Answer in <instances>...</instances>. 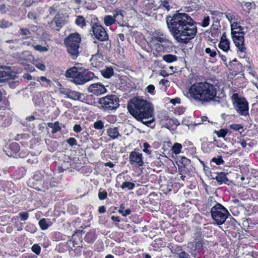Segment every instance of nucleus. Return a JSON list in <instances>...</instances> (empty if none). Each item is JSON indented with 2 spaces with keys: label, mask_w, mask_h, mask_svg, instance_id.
Instances as JSON below:
<instances>
[{
  "label": "nucleus",
  "mask_w": 258,
  "mask_h": 258,
  "mask_svg": "<svg viewBox=\"0 0 258 258\" xmlns=\"http://www.w3.org/2000/svg\"><path fill=\"white\" fill-rule=\"evenodd\" d=\"M229 128L235 131H238L241 129H242L243 126L240 124L233 123L229 125Z\"/></svg>",
  "instance_id": "49530a36"
},
{
  "label": "nucleus",
  "mask_w": 258,
  "mask_h": 258,
  "mask_svg": "<svg viewBox=\"0 0 258 258\" xmlns=\"http://www.w3.org/2000/svg\"><path fill=\"white\" fill-rule=\"evenodd\" d=\"M170 102L174 105L176 104H178L180 102V99L179 98H175L174 99H172L170 100Z\"/></svg>",
  "instance_id": "774afa93"
},
{
  "label": "nucleus",
  "mask_w": 258,
  "mask_h": 258,
  "mask_svg": "<svg viewBox=\"0 0 258 258\" xmlns=\"http://www.w3.org/2000/svg\"><path fill=\"white\" fill-rule=\"evenodd\" d=\"M107 196V192L106 191L102 188H100L98 192V198L100 200H103Z\"/></svg>",
  "instance_id": "79ce46f5"
},
{
  "label": "nucleus",
  "mask_w": 258,
  "mask_h": 258,
  "mask_svg": "<svg viewBox=\"0 0 258 258\" xmlns=\"http://www.w3.org/2000/svg\"><path fill=\"white\" fill-rule=\"evenodd\" d=\"M182 148V146L181 144L178 143H175L173 145L172 149H171V151H172V153L177 155V154H178L180 153Z\"/></svg>",
  "instance_id": "72a5a7b5"
},
{
  "label": "nucleus",
  "mask_w": 258,
  "mask_h": 258,
  "mask_svg": "<svg viewBox=\"0 0 258 258\" xmlns=\"http://www.w3.org/2000/svg\"><path fill=\"white\" fill-rule=\"evenodd\" d=\"M205 52L209 54L211 57H214L217 55L216 51L212 50L209 47H207L205 49Z\"/></svg>",
  "instance_id": "09e8293b"
},
{
  "label": "nucleus",
  "mask_w": 258,
  "mask_h": 258,
  "mask_svg": "<svg viewBox=\"0 0 258 258\" xmlns=\"http://www.w3.org/2000/svg\"><path fill=\"white\" fill-rule=\"evenodd\" d=\"M99 103L105 110H108L116 109L119 105L118 98L114 95L100 98Z\"/></svg>",
  "instance_id": "0eeeda50"
},
{
  "label": "nucleus",
  "mask_w": 258,
  "mask_h": 258,
  "mask_svg": "<svg viewBox=\"0 0 258 258\" xmlns=\"http://www.w3.org/2000/svg\"><path fill=\"white\" fill-rule=\"evenodd\" d=\"M16 74L12 71L10 67H0V81H8L9 79H15Z\"/></svg>",
  "instance_id": "9d476101"
},
{
  "label": "nucleus",
  "mask_w": 258,
  "mask_h": 258,
  "mask_svg": "<svg viewBox=\"0 0 258 258\" xmlns=\"http://www.w3.org/2000/svg\"><path fill=\"white\" fill-rule=\"evenodd\" d=\"M170 32L177 42L187 44L197 33V22L187 14L177 12L166 17Z\"/></svg>",
  "instance_id": "f257e3e1"
},
{
  "label": "nucleus",
  "mask_w": 258,
  "mask_h": 258,
  "mask_svg": "<svg viewBox=\"0 0 258 258\" xmlns=\"http://www.w3.org/2000/svg\"><path fill=\"white\" fill-rule=\"evenodd\" d=\"M134 187L135 184L129 181H124L122 183L121 185V188L122 189L127 188L128 189H133Z\"/></svg>",
  "instance_id": "e433bc0d"
},
{
  "label": "nucleus",
  "mask_w": 258,
  "mask_h": 258,
  "mask_svg": "<svg viewBox=\"0 0 258 258\" xmlns=\"http://www.w3.org/2000/svg\"><path fill=\"white\" fill-rule=\"evenodd\" d=\"M101 74L104 78L108 79L113 75V70L112 68L108 67L102 70Z\"/></svg>",
  "instance_id": "c756f323"
},
{
  "label": "nucleus",
  "mask_w": 258,
  "mask_h": 258,
  "mask_svg": "<svg viewBox=\"0 0 258 258\" xmlns=\"http://www.w3.org/2000/svg\"><path fill=\"white\" fill-rule=\"evenodd\" d=\"M88 91L95 95H99L106 91V90L101 83H97L91 85L88 88Z\"/></svg>",
  "instance_id": "ddd939ff"
},
{
  "label": "nucleus",
  "mask_w": 258,
  "mask_h": 258,
  "mask_svg": "<svg viewBox=\"0 0 258 258\" xmlns=\"http://www.w3.org/2000/svg\"><path fill=\"white\" fill-rule=\"evenodd\" d=\"M52 23L55 24V29L57 31H59L60 28H61L62 26L64 25L65 21L63 19H62L60 17L59 14H57L55 15L54 19L52 21Z\"/></svg>",
  "instance_id": "412c9836"
},
{
  "label": "nucleus",
  "mask_w": 258,
  "mask_h": 258,
  "mask_svg": "<svg viewBox=\"0 0 258 258\" xmlns=\"http://www.w3.org/2000/svg\"><path fill=\"white\" fill-rule=\"evenodd\" d=\"M93 127L96 130H102L104 128V123L101 120L95 121L93 124Z\"/></svg>",
  "instance_id": "a19ab883"
},
{
  "label": "nucleus",
  "mask_w": 258,
  "mask_h": 258,
  "mask_svg": "<svg viewBox=\"0 0 258 258\" xmlns=\"http://www.w3.org/2000/svg\"><path fill=\"white\" fill-rule=\"evenodd\" d=\"M162 59L164 61L167 63H172L176 61L177 60V56L175 55L171 54H167L162 56Z\"/></svg>",
  "instance_id": "bb28decb"
},
{
  "label": "nucleus",
  "mask_w": 258,
  "mask_h": 258,
  "mask_svg": "<svg viewBox=\"0 0 258 258\" xmlns=\"http://www.w3.org/2000/svg\"><path fill=\"white\" fill-rule=\"evenodd\" d=\"M103 21L106 26H110L115 23L114 17L113 16L106 15L104 17Z\"/></svg>",
  "instance_id": "7c9ffc66"
},
{
  "label": "nucleus",
  "mask_w": 258,
  "mask_h": 258,
  "mask_svg": "<svg viewBox=\"0 0 258 258\" xmlns=\"http://www.w3.org/2000/svg\"><path fill=\"white\" fill-rule=\"evenodd\" d=\"M217 203L216 202V200L213 197H210L208 198V202H207V205L209 206H212L213 204H216Z\"/></svg>",
  "instance_id": "13d9d810"
},
{
  "label": "nucleus",
  "mask_w": 258,
  "mask_h": 258,
  "mask_svg": "<svg viewBox=\"0 0 258 258\" xmlns=\"http://www.w3.org/2000/svg\"><path fill=\"white\" fill-rule=\"evenodd\" d=\"M113 16L114 17L115 23H117L120 26H123V23L124 20V15H123L121 10H117L113 12Z\"/></svg>",
  "instance_id": "f3484780"
},
{
  "label": "nucleus",
  "mask_w": 258,
  "mask_h": 258,
  "mask_svg": "<svg viewBox=\"0 0 258 258\" xmlns=\"http://www.w3.org/2000/svg\"><path fill=\"white\" fill-rule=\"evenodd\" d=\"M188 5L191 10L197 11L200 7V0H188Z\"/></svg>",
  "instance_id": "c85d7f7f"
},
{
  "label": "nucleus",
  "mask_w": 258,
  "mask_h": 258,
  "mask_svg": "<svg viewBox=\"0 0 258 258\" xmlns=\"http://www.w3.org/2000/svg\"><path fill=\"white\" fill-rule=\"evenodd\" d=\"M205 244V240L203 239H199L197 241H196L195 243V249L196 250L197 249H200L203 248Z\"/></svg>",
  "instance_id": "58836bf2"
},
{
  "label": "nucleus",
  "mask_w": 258,
  "mask_h": 258,
  "mask_svg": "<svg viewBox=\"0 0 258 258\" xmlns=\"http://www.w3.org/2000/svg\"><path fill=\"white\" fill-rule=\"evenodd\" d=\"M213 178L215 179L220 184L222 183H226V182L228 181V179L226 177V173L223 172H221L218 173L215 177Z\"/></svg>",
  "instance_id": "b1692460"
},
{
  "label": "nucleus",
  "mask_w": 258,
  "mask_h": 258,
  "mask_svg": "<svg viewBox=\"0 0 258 258\" xmlns=\"http://www.w3.org/2000/svg\"><path fill=\"white\" fill-rule=\"evenodd\" d=\"M107 134L108 136L110 137L112 139H115L117 138L118 137H120L121 135L119 134L118 128L114 127H110L107 130Z\"/></svg>",
  "instance_id": "4be33fe9"
},
{
  "label": "nucleus",
  "mask_w": 258,
  "mask_h": 258,
  "mask_svg": "<svg viewBox=\"0 0 258 258\" xmlns=\"http://www.w3.org/2000/svg\"><path fill=\"white\" fill-rule=\"evenodd\" d=\"M83 71V68L74 66L67 70L65 76L67 78L78 79V81H80L81 73Z\"/></svg>",
  "instance_id": "9b49d317"
},
{
  "label": "nucleus",
  "mask_w": 258,
  "mask_h": 258,
  "mask_svg": "<svg viewBox=\"0 0 258 258\" xmlns=\"http://www.w3.org/2000/svg\"><path fill=\"white\" fill-rule=\"evenodd\" d=\"M224 15L230 23H231L233 21H237L239 19V17L237 13L231 11H228V12L224 13Z\"/></svg>",
  "instance_id": "aec40b11"
},
{
  "label": "nucleus",
  "mask_w": 258,
  "mask_h": 258,
  "mask_svg": "<svg viewBox=\"0 0 258 258\" xmlns=\"http://www.w3.org/2000/svg\"><path fill=\"white\" fill-rule=\"evenodd\" d=\"M211 214L215 224L221 225L224 223L230 214L223 205L216 203L211 209Z\"/></svg>",
  "instance_id": "39448f33"
},
{
  "label": "nucleus",
  "mask_w": 258,
  "mask_h": 258,
  "mask_svg": "<svg viewBox=\"0 0 258 258\" xmlns=\"http://www.w3.org/2000/svg\"><path fill=\"white\" fill-rule=\"evenodd\" d=\"M244 35H238L235 33H232L231 36L233 41L241 53V56L244 58L245 57V52L246 51V47L244 46Z\"/></svg>",
  "instance_id": "1a4fd4ad"
},
{
  "label": "nucleus",
  "mask_w": 258,
  "mask_h": 258,
  "mask_svg": "<svg viewBox=\"0 0 258 258\" xmlns=\"http://www.w3.org/2000/svg\"><path fill=\"white\" fill-rule=\"evenodd\" d=\"M75 23L77 25L83 27L86 25L85 19L82 16H78L75 20Z\"/></svg>",
  "instance_id": "473e14b6"
},
{
  "label": "nucleus",
  "mask_w": 258,
  "mask_h": 258,
  "mask_svg": "<svg viewBox=\"0 0 258 258\" xmlns=\"http://www.w3.org/2000/svg\"><path fill=\"white\" fill-rule=\"evenodd\" d=\"M67 142L71 146L76 145L77 144V141L74 138H70L67 140Z\"/></svg>",
  "instance_id": "4d7b16f0"
},
{
  "label": "nucleus",
  "mask_w": 258,
  "mask_h": 258,
  "mask_svg": "<svg viewBox=\"0 0 258 258\" xmlns=\"http://www.w3.org/2000/svg\"><path fill=\"white\" fill-rule=\"evenodd\" d=\"M143 145H144L143 151L146 153H149V150H148V148L151 147L150 145L147 143H144Z\"/></svg>",
  "instance_id": "e2e57ef3"
},
{
  "label": "nucleus",
  "mask_w": 258,
  "mask_h": 258,
  "mask_svg": "<svg viewBox=\"0 0 258 258\" xmlns=\"http://www.w3.org/2000/svg\"><path fill=\"white\" fill-rule=\"evenodd\" d=\"M105 47L106 48L107 50H108L111 47V44L107 43V44L105 45L104 43H100L99 44H98V49H100L102 47Z\"/></svg>",
  "instance_id": "052dcab7"
},
{
  "label": "nucleus",
  "mask_w": 258,
  "mask_h": 258,
  "mask_svg": "<svg viewBox=\"0 0 258 258\" xmlns=\"http://www.w3.org/2000/svg\"><path fill=\"white\" fill-rule=\"evenodd\" d=\"M27 17L30 19L36 20L37 18V15L34 11H31L28 13Z\"/></svg>",
  "instance_id": "6e6d98bb"
},
{
  "label": "nucleus",
  "mask_w": 258,
  "mask_h": 258,
  "mask_svg": "<svg viewBox=\"0 0 258 258\" xmlns=\"http://www.w3.org/2000/svg\"><path fill=\"white\" fill-rule=\"evenodd\" d=\"M34 48L35 50L39 51L40 52H44L48 50V49L45 47L42 46L40 45H36L34 46Z\"/></svg>",
  "instance_id": "bf43d9fd"
},
{
  "label": "nucleus",
  "mask_w": 258,
  "mask_h": 258,
  "mask_svg": "<svg viewBox=\"0 0 258 258\" xmlns=\"http://www.w3.org/2000/svg\"><path fill=\"white\" fill-rule=\"evenodd\" d=\"M231 101L234 108L240 115L246 116L248 114V103L244 97L234 93L231 96Z\"/></svg>",
  "instance_id": "423d86ee"
},
{
  "label": "nucleus",
  "mask_w": 258,
  "mask_h": 258,
  "mask_svg": "<svg viewBox=\"0 0 258 258\" xmlns=\"http://www.w3.org/2000/svg\"><path fill=\"white\" fill-rule=\"evenodd\" d=\"M58 9V6L56 4L53 5L49 9V13L50 15H54Z\"/></svg>",
  "instance_id": "de8ad7c7"
},
{
  "label": "nucleus",
  "mask_w": 258,
  "mask_h": 258,
  "mask_svg": "<svg viewBox=\"0 0 258 258\" xmlns=\"http://www.w3.org/2000/svg\"><path fill=\"white\" fill-rule=\"evenodd\" d=\"M37 68L41 71H44L46 69L45 66L42 63H38L36 64Z\"/></svg>",
  "instance_id": "0e129e2a"
},
{
  "label": "nucleus",
  "mask_w": 258,
  "mask_h": 258,
  "mask_svg": "<svg viewBox=\"0 0 258 258\" xmlns=\"http://www.w3.org/2000/svg\"><path fill=\"white\" fill-rule=\"evenodd\" d=\"M91 31L95 38L100 41H105L108 40V35L105 28L101 25L94 23L91 26Z\"/></svg>",
  "instance_id": "6e6552de"
},
{
  "label": "nucleus",
  "mask_w": 258,
  "mask_h": 258,
  "mask_svg": "<svg viewBox=\"0 0 258 258\" xmlns=\"http://www.w3.org/2000/svg\"><path fill=\"white\" fill-rule=\"evenodd\" d=\"M143 158L141 153L136 151H132L129 156L130 163L133 165L142 166L144 165Z\"/></svg>",
  "instance_id": "f8f14e48"
},
{
  "label": "nucleus",
  "mask_w": 258,
  "mask_h": 258,
  "mask_svg": "<svg viewBox=\"0 0 258 258\" xmlns=\"http://www.w3.org/2000/svg\"><path fill=\"white\" fill-rule=\"evenodd\" d=\"M235 30H234L232 32H231V33H236V34L238 35H245V32L243 31V28L241 26H239L238 27L234 28Z\"/></svg>",
  "instance_id": "37998d69"
},
{
  "label": "nucleus",
  "mask_w": 258,
  "mask_h": 258,
  "mask_svg": "<svg viewBox=\"0 0 258 258\" xmlns=\"http://www.w3.org/2000/svg\"><path fill=\"white\" fill-rule=\"evenodd\" d=\"M230 26H231V32H232L234 30V28L238 27L239 26H238V23L237 21H233L231 23H230Z\"/></svg>",
  "instance_id": "69168bd1"
},
{
  "label": "nucleus",
  "mask_w": 258,
  "mask_h": 258,
  "mask_svg": "<svg viewBox=\"0 0 258 258\" xmlns=\"http://www.w3.org/2000/svg\"><path fill=\"white\" fill-rule=\"evenodd\" d=\"M219 138H224L228 133L227 129L222 128L214 132Z\"/></svg>",
  "instance_id": "f704fd0d"
},
{
  "label": "nucleus",
  "mask_w": 258,
  "mask_h": 258,
  "mask_svg": "<svg viewBox=\"0 0 258 258\" xmlns=\"http://www.w3.org/2000/svg\"><path fill=\"white\" fill-rule=\"evenodd\" d=\"M95 76L92 72L83 68V71L81 73L80 81H91Z\"/></svg>",
  "instance_id": "a211bd4d"
},
{
  "label": "nucleus",
  "mask_w": 258,
  "mask_h": 258,
  "mask_svg": "<svg viewBox=\"0 0 258 258\" xmlns=\"http://www.w3.org/2000/svg\"><path fill=\"white\" fill-rule=\"evenodd\" d=\"M166 38V36L164 33H161V34H159L158 36H152V42L154 44L155 49H156V47H158V44L160 45L161 43L164 42Z\"/></svg>",
  "instance_id": "6ab92c4d"
},
{
  "label": "nucleus",
  "mask_w": 258,
  "mask_h": 258,
  "mask_svg": "<svg viewBox=\"0 0 258 258\" xmlns=\"http://www.w3.org/2000/svg\"><path fill=\"white\" fill-rule=\"evenodd\" d=\"M185 246L186 247L188 253H190L193 257H196L197 254L196 249H195L194 241L188 242L187 244L185 245Z\"/></svg>",
  "instance_id": "a878e982"
},
{
  "label": "nucleus",
  "mask_w": 258,
  "mask_h": 258,
  "mask_svg": "<svg viewBox=\"0 0 258 258\" xmlns=\"http://www.w3.org/2000/svg\"><path fill=\"white\" fill-rule=\"evenodd\" d=\"M156 50L158 52H169L172 51L174 45L173 43L167 38L160 45L158 44Z\"/></svg>",
  "instance_id": "dca6fc26"
},
{
  "label": "nucleus",
  "mask_w": 258,
  "mask_h": 258,
  "mask_svg": "<svg viewBox=\"0 0 258 258\" xmlns=\"http://www.w3.org/2000/svg\"><path fill=\"white\" fill-rule=\"evenodd\" d=\"M4 113L0 112V127H6L10 124V119L8 116L4 115Z\"/></svg>",
  "instance_id": "5701e85b"
},
{
  "label": "nucleus",
  "mask_w": 258,
  "mask_h": 258,
  "mask_svg": "<svg viewBox=\"0 0 258 258\" xmlns=\"http://www.w3.org/2000/svg\"><path fill=\"white\" fill-rule=\"evenodd\" d=\"M13 25L12 22H10L7 20L2 19L0 20V28H7Z\"/></svg>",
  "instance_id": "4c0bfd02"
},
{
  "label": "nucleus",
  "mask_w": 258,
  "mask_h": 258,
  "mask_svg": "<svg viewBox=\"0 0 258 258\" xmlns=\"http://www.w3.org/2000/svg\"><path fill=\"white\" fill-rule=\"evenodd\" d=\"M32 251L37 255L40 253L41 247L37 244H34L31 247Z\"/></svg>",
  "instance_id": "a18cd8bd"
},
{
  "label": "nucleus",
  "mask_w": 258,
  "mask_h": 258,
  "mask_svg": "<svg viewBox=\"0 0 258 258\" xmlns=\"http://www.w3.org/2000/svg\"><path fill=\"white\" fill-rule=\"evenodd\" d=\"M180 162L184 166H186L190 164V161L189 159H188L186 157H182L180 159Z\"/></svg>",
  "instance_id": "603ef678"
},
{
  "label": "nucleus",
  "mask_w": 258,
  "mask_h": 258,
  "mask_svg": "<svg viewBox=\"0 0 258 258\" xmlns=\"http://www.w3.org/2000/svg\"><path fill=\"white\" fill-rule=\"evenodd\" d=\"M16 55L19 59L20 62L22 64L31 62L34 59L33 55L29 51L18 52L16 54Z\"/></svg>",
  "instance_id": "4468645a"
},
{
  "label": "nucleus",
  "mask_w": 258,
  "mask_h": 258,
  "mask_svg": "<svg viewBox=\"0 0 258 258\" xmlns=\"http://www.w3.org/2000/svg\"><path fill=\"white\" fill-rule=\"evenodd\" d=\"M10 149L14 153H17L20 150V146L18 143L16 142H13L11 143L10 145Z\"/></svg>",
  "instance_id": "c9c22d12"
},
{
  "label": "nucleus",
  "mask_w": 258,
  "mask_h": 258,
  "mask_svg": "<svg viewBox=\"0 0 258 258\" xmlns=\"http://www.w3.org/2000/svg\"><path fill=\"white\" fill-rule=\"evenodd\" d=\"M160 8H164L167 11H170L171 7L169 5V3L168 1H161V4L160 5Z\"/></svg>",
  "instance_id": "ea45409f"
},
{
  "label": "nucleus",
  "mask_w": 258,
  "mask_h": 258,
  "mask_svg": "<svg viewBox=\"0 0 258 258\" xmlns=\"http://www.w3.org/2000/svg\"><path fill=\"white\" fill-rule=\"evenodd\" d=\"M147 89L149 93L153 94L155 89V87L153 85H150L147 87Z\"/></svg>",
  "instance_id": "338daca9"
},
{
  "label": "nucleus",
  "mask_w": 258,
  "mask_h": 258,
  "mask_svg": "<svg viewBox=\"0 0 258 258\" xmlns=\"http://www.w3.org/2000/svg\"><path fill=\"white\" fill-rule=\"evenodd\" d=\"M177 255L179 258H190L189 253L184 251H182L177 253Z\"/></svg>",
  "instance_id": "5fc2aeb1"
},
{
  "label": "nucleus",
  "mask_w": 258,
  "mask_h": 258,
  "mask_svg": "<svg viewBox=\"0 0 258 258\" xmlns=\"http://www.w3.org/2000/svg\"><path fill=\"white\" fill-rule=\"evenodd\" d=\"M216 92V86L208 82H196L189 90V93L193 98L203 103L213 100Z\"/></svg>",
  "instance_id": "7ed1b4c3"
},
{
  "label": "nucleus",
  "mask_w": 258,
  "mask_h": 258,
  "mask_svg": "<svg viewBox=\"0 0 258 258\" xmlns=\"http://www.w3.org/2000/svg\"><path fill=\"white\" fill-rule=\"evenodd\" d=\"M19 215L21 221H25L27 220L29 217V213L28 212H20Z\"/></svg>",
  "instance_id": "3c124183"
},
{
  "label": "nucleus",
  "mask_w": 258,
  "mask_h": 258,
  "mask_svg": "<svg viewBox=\"0 0 258 258\" xmlns=\"http://www.w3.org/2000/svg\"><path fill=\"white\" fill-rule=\"evenodd\" d=\"M73 131L76 133H80L82 131V127L79 124H75L73 127Z\"/></svg>",
  "instance_id": "680f3d73"
},
{
  "label": "nucleus",
  "mask_w": 258,
  "mask_h": 258,
  "mask_svg": "<svg viewBox=\"0 0 258 258\" xmlns=\"http://www.w3.org/2000/svg\"><path fill=\"white\" fill-rule=\"evenodd\" d=\"M51 224L52 223L49 219H46L45 218H42L39 221V226L43 230H46Z\"/></svg>",
  "instance_id": "393cba45"
},
{
  "label": "nucleus",
  "mask_w": 258,
  "mask_h": 258,
  "mask_svg": "<svg viewBox=\"0 0 258 258\" xmlns=\"http://www.w3.org/2000/svg\"><path fill=\"white\" fill-rule=\"evenodd\" d=\"M212 161L215 162L217 165H220L224 163L222 156H219L217 158L214 157L212 159Z\"/></svg>",
  "instance_id": "c03bdc74"
},
{
  "label": "nucleus",
  "mask_w": 258,
  "mask_h": 258,
  "mask_svg": "<svg viewBox=\"0 0 258 258\" xmlns=\"http://www.w3.org/2000/svg\"><path fill=\"white\" fill-rule=\"evenodd\" d=\"M58 85L59 86V89L60 91V92L62 94L66 95L67 98H70L74 100L79 99V93L75 91L70 90L68 89H65L59 83L58 84Z\"/></svg>",
  "instance_id": "2eb2a0df"
},
{
  "label": "nucleus",
  "mask_w": 258,
  "mask_h": 258,
  "mask_svg": "<svg viewBox=\"0 0 258 258\" xmlns=\"http://www.w3.org/2000/svg\"><path fill=\"white\" fill-rule=\"evenodd\" d=\"M127 109L131 114L148 126L154 121V108L146 100L134 97L128 102Z\"/></svg>",
  "instance_id": "f03ea898"
},
{
  "label": "nucleus",
  "mask_w": 258,
  "mask_h": 258,
  "mask_svg": "<svg viewBox=\"0 0 258 258\" xmlns=\"http://www.w3.org/2000/svg\"><path fill=\"white\" fill-rule=\"evenodd\" d=\"M230 41H220L219 47L225 52L228 51L230 48Z\"/></svg>",
  "instance_id": "2f4dec72"
},
{
  "label": "nucleus",
  "mask_w": 258,
  "mask_h": 258,
  "mask_svg": "<svg viewBox=\"0 0 258 258\" xmlns=\"http://www.w3.org/2000/svg\"><path fill=\"white\" fill-rule=\"evenodd\" d=\"M19 32L21 35L25 36H27L28 35L30 34V31L27 28H21Z\"/></svg>",
  "instance_id": "864d4df0"
},
{
  "label": "nucleus",
  "mask_w": 258,
  "mask_h": 258,
  "mask_svg": "<svg viewBox=\"0 0 258 258\" xmlns=\"http://www.w3.org/2000/svg\"><path fill=\"white\" fill-rule=\"evenodd\" d=\"M47 125L50 128H52L51 131L52 134H55L61 130V127L59 126V123L57 121L54 123L48 122Z\"/></svg>",
  "instance_id": "cd10ccee"
},
{
  "label": "nucleus",
  "mask_w": 258,
  "mask_h": 258,
  "mask_svg": "<svg viewBox=\"0 0 258 258\" xmlns=\"http://www.w3.org/2000/svg\"><path fill=\"white\" fill-rule=\"evenodd\" d=\"M81 41V36L78 33H71L64 39V44L67 47V51L74 59L78 56Z\"/></svg>",
  "instance_id": "20e7f679"
},
{
  "label": "nucleus",
  "mask_w": 258,
  "mask_h": 258,
  "mask_svg": "<svg viewBox=\"0 0 258 258\" xmlns=\"http://www.w3.org/2000/svg\"><path fill=\"white\" fill-rule=\"evenodd\" d=\"M210 17L209 16L205 17L202 22L201 26L203 27H206L209 25Z\"/></svg>",
  "instance_id": "8fccbe9b"
}]
</instances>
